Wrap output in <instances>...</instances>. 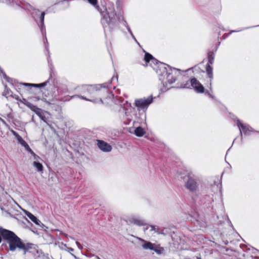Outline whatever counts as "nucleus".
Segmentation results:
<instances>
[{"label":"nucleus","instance_id":"2f4dec72","mask_svg":"<svg viewBox=\"0 0 259 259\" xmlns=\"http://www.w3.org/2000/svg\"><path fill=\"white\" fill-rule=\"evenodd\" d=\"M208 59H214V54L213 52H209L208 53Z\"/></svg>","mask_w":259,"mask_h":259},{"label":"nucleus","instance_id":"dca6fc26","mask_svg":"<svg viewBox=\"0 0 259 259\" xmlns=\"http://www.w3.org/2000/svg\"><path fill=\"white\" fill-rule=\"evenodd\" d=\"M26 215L29 218L30 220H31L36 225L41 226V225H43L41 222L33 214L28 211H25Z\"/></svg>","mask_w":259,"mask_h":259},{"label":"nucleus","instance_id":"423d86ee","mask_svg":"<svg viewBox=\"0 0 259 259\" xmlns=\"http://www.w3.org/2000/svg\"><path fill=\"white\" fill-rule=\"evenodd\" d=\"M182 88L193 89L197 93H203L204 92V88L202 84L195 78H192L187 81L186 83L182 85Z\"/></svg>","mask_w":259,"mask_h":259},{"label":"nucleus","instance_id":"20e7f679","mask_svg":"<svg viewBox=\"0 0 259 259\" xmlns=\"http://www.w3.org/2000/svg\"><path fill=\"white\" fill-rule=\"evenodd\" d=\"M0 234L3 239L9 244V250L14 251L16 248H20L22 247L21 245L22 240L14 232L6 229H2Z\"/></svg>","mask_w":259,"mask_h":259},{"label":"nucleus","instance_id":"c9c22d12","mask_svg":"<svg viewBox=\"0 0 259 259\" xmlns=\"http://www.w3.org/2000/svg\"><path fill=\"white\" fill-rule=\"evenodd\" d=\"M213 60L214 59H208V64H209L210 66L211 65H212V64L213 63Z\"/></svg>","mask_w":259,"mask_h":259},{"label":"nucleus","instance_id":"1a4fd4ad","mask_svg":"<svg viewBox=\"0 0 259 259\" xmlns=\"http://www.w3.org/2000/svg\"><path fill=\"white\" fill-rule=\"evenodd\" d=\"M237 122V125L240 130V134L241 139H242L243 134L245 135H248L251 133H255L256 132L252 127L247 124L242 123L239 119L236 118L234 119Z\"/></svg>","mask_w":259,"mask_h":259},{"label":"nucleus","instance_id":"79ce46f5","mask_svg":"<svg viewBox=\"0 0 259 259\" xmlns=\"http://www.w3.org/2000/svg\"><path fill=\"white\" fill-rule=\"evenodd\" d=\"M65 0H60V1L58 3H60V2H62L63 3ZM56 4H57V3H56Z\"/></svg>","mask_w":259,"mask_h":259},{"label":"nucleus","instance_id":"c85d7f7f","mask_svg":"<svg viewBox=\"0 0 259 259\" xmlns=\"http://www.w3.org/2000/svg\"><path fill=\"white\" fill-rule=\"evenodd\" d=\"M36 115H37L39 117L40 116V115L43 113L42 110L39 108H38L37 110H36L34 112Z\"/></svg>","mask_w":259,"mask_h":259},{"label":"nucleus","instance_id":"473e14b6","mask_svg":"<svg viewBox=\"0 0 259 259\" xmlns=\"http://www.w3.org/2000/svg\"><path fill=\"white\" fill-rule=\"evenodd\" d=\"M41 120H42L45 122H47V118L44 113H42L40 116L39 117Z\"/></svg>","mask_w":259,"mask_h":259},{"label":"nucleus","instance_id":"bb28decb","mask_svg":"<svg viewBox=\"0 0 259 259\" xmlns=\"http://www.w3.org/2000/svg\"><path fill=\"white\" fill-rule=\"evenodd\" d=\"M119 103H120V105L122 106L123 105L124 106L125 104H126V106H130V104H129L127 101H119Z\"/></svg>","mask_w":259,"mask_h":259},{"label":"nucleus","instance_id":"412c9836","mask_svg":"<svg viewBox=\"0 0 259 259\" xmlns=\"http://www.w3.org/2000/svg\"><path fill=\"white\" fill-rule=\"evenodd\" d=\"M123 25L126 28L127 31H128V32L131 34V35L132 36V38L134 39V40L136 42H138V41H137L136 37H135L134 35L133 34V32H132L130 27H129V26L128 25L127 22L125 21H124Z\"/></svg>","mask_w":259,"mask_h":259},{"label":"nucleus","instance_id":"6ab92c4d","mask_svg":"<svg viewBox=\"0 0 259 259\" xmlns=\"http://www.w3.org/2000/svg\"><path fill=\"white\" fill-rule=\"evenodd\" d=\"M32 165L36 168V169L38 172H41L43 170V165L41 163L39 162L33 161V162L32 163Z\"/></svg>","mask_w":259,"mask_h":259},{"label":"nucleus","instance_id":"b1692460","mask_svg":"<svg viewBox=\"0 0 259 259\" xmlns=\"http://www.w3.org/2000/svg\"><path fill=\"white\" fill-rule=\"evenodd\" d=\"M88 2L94 6L98 11L100 10V7L98 5V0H87Z\"/></svg>","mask_w":259,"mask_h":259},{"label":"nucleus","instance_id":"f257e3e1","mask_svg":"<svg viewBox=\"0 0 259 259\" xmlns=\"http://www.w3.org/2000/svg\"><path fill=\"white\" fill-rule=\"evenodd\" d=\"M7 1L13 7L23 9L31 15L32 18L37 23L41 32L45 48L48 53H49V43L47 38L46 28L44 24V18L46 13L34 8L24 0H7Z\"/></svg>","mask_w":259,"mask_h":259},{"label":"nucleus","instance_id":"4468645a","mask_svg":"<svg viewBox=\"0 0 259 259\" xmlns=\"http://www.w3.org/2000/svg\"><path fill=\"white\" fill-rule=\"evenodd\" d=\"M128 222L131 224H134L139 226H144L146 224L144 220H142L138 217H132L129 218L128 219Z\"/></svg>","mask_w":259,"mask_h":259},{"label":"nucleus","instance_id":"4be33fe9","mask_svg":"<svg viewBox=\"0 0 259 259\" xmlns=\"http://www.w3.org/2000/svg\"><path fill=\"white\" fill-rule=\"evenodd\" d=\"M25 105L27 107H28L31 110H32L34 112L38 109V107L36 106L33 105V104L29 102H27L25 103Z\"/></svg>","mask_w":259,"mask_h":259},{"label":"nucleus","instance_id":"cd10ccee","mask_svg":"<svg viewBox=\"0 0 259 259\" xmlns=\"http://www.w3.org/2000/svg\"><path fill=\"white\" fill-rule=\"evenodd\" d=\"M74 249L71 247H67V249H66V251H67L68 252H69L74 258H76V256L71 253V251H73Z\"/></svg>","mask_w":259,"mask_h":259},{"label":"nucleus","instance_id":"49530a36","mask_svg":"<svg viewBox=\"0 0 259 259\" xmlns=\"http://www.w3.org/2000/svg\"><path fill=\"white\" fill-rule=\"evenodd\" d=\"M235 140H236V139H235L233 140V142H234Z\"/></svg>","mask_w":259,"mask_h":259},{"label":"nucleus","instance_id":"6e6552de","mask_svg":"<svg viewBox=\"0 0 259 259\" xmlns=\"http://www.w3.org/2000/svg\"><path fill=\"white\" fill-rule=\"evenodd\" d=\"M139 240L144 243L142 245L143 249L154 251L157 254H161L163 252V248L159 244L152 243L141 238H139Z\"/></svg>","mask_w":259,"mask_h":259},{"label":"nucleus","instance_id":"2eb2a0df","mask_svg":"<svg viewBox=\"0 0 259 259\" xmlns=\"http://www.w3.org/2000/svg\"><path fill=\"white\" fill-rule=\"evenodd\" d=\"M144 60L147 63H150V65L152 64H157L158 63L160 64L161 62H159L158 60L155 59L150 54L148 53H146L145 54ZM160 64H159L160 65Z\"/></svg>","mask_w":259,"mask_h":259},{"label":"nucleus","instance_id":"4c0bfd02","mask_svg":"<svg viewBox=\"0 0 259 259\" xmlns=\"http://www.w3.org/2000/svg\"><path fill=\"white\" fill-rule=\"evenodd\" d=\"M244 29H241V30H232V31L230 32V33H229V34H230V33H232V32H239V31H241V30H244Z\"/></svg>","mask_w":259,"mask_h":259},{"label":"nucleus","instance_id":"393cba45","mask_svg":"<svg viewBox=\"0 0 259 259\" xmlns=\"http://www.w3.org/2000/svg\"><path fill=\"white\" fill-rule=\"evenodd\" d=\"M0 71L2 73V74H3V77L5 79H7V80L8 81V82L11 83H12V81H13V79L12 78H11L10 77H9L7 76L6 74L5 73V72L3 71V70L1 68V67H0Z\"/></svg>","mask_w":259,"mask_h":259},{"label":"nucleus","instance_id":"7c9ffc66","mask_svg":"<svg viewBox=\"0 0 259 259\" xmlns=\"http://www.w3.org/2000/svg\"><path fill=\"white\" fill-rule=\"evenodd\" d=\"M125 116H126L127 120H131V119H132L131 116L130 115V114L127 112V109H125Z\"/></svg>","mask_w":259,"mask_h":259},{"label":"nucleus","instance_id":"f8f14e48","mask_svg":"<svg viewBox=\"0 0 259 259\" xmlns=\"http://www.w3.org/2000/svg\"><path fill=\"white\" fill-rule=\"evenodd\" d=\"M21 245L22 247H20L19 249L22 250L24 251V254H25L26 252H31L36 250V245L33 243H24L22 241Z\"/></svg>","mask_w":259,"mask_h":259},{"label":"nucleus","instance_id":"ea45409f","mask_svg":"<svg viewBox=\"0 0 259 259\" xmlns=\"http://www.w3.org/2000/svg\"><path fill=\"white\" fill-rule=\"evenodd\" d=\"M148 227H144L143 228V230H144V232H146L148 230Z\"/></svg>","mask_w":259,"mask_h":259},{"label":"nucleus","instance_id":"aec40b11","mask_svg":"<svg viewBox=\"0 0 259 259\" xmlns=\"http://www.w3.org/2000/svg\"><path fill=\"white\" fill-rule=\"evenodd\" d=\"M145 133L144 129L139 126L135 129L134 133L138 137H142L144 135Z\"/></svg>","mask_w":259,"mask_h":259},{"label":"nucleus","instance_id":"c03bdc74","mask_svg":"<svg viewBox=\"0 0 259 259\" xmlns=\"http://www.w3.org/2000/svg\"><path fill=\"white\" fill-rule=\"evenodd\" d=\"M96 258L97 259H100V258L99 256H96Z\"/></svg>","mask_w":259,"mask_h":259},{"label":"nucleus","instance_id":"f03ea898","mask_svg":"<svg viewBox=\"0 0 259 259\" xmlns=\"http://www.w3.org/2000/svg\"><path fill=\"white\" fill-rule=\"evenodd\" d=\"M111 83V82H109L94 85H82L78 88V91L81 94L88 95L90 98L83 96H77L95 104H103L102 98L108 94V89Z\"/></svg>","mask_w":259,"mask_h":259},{"label":"nucleus","instance_id":"de8ad7c7","mask_svg":"<svg viewBox=\"0 0 259 259\" xmlns=\"http://www.w3.org/2000/svg\"><path fill=\"white\" fill-rule=\"evenodd\" d=\"M257 26H259V25H257Z\"/></svg>","mask_w":259,"mask_h":259},{"label":"nucleus","instance_id":"f704fd0d","mask_svg":"<svg viewBox=\"0 0 259 259\" xmlns=\"http://www.w3.org/2000/svg\"><path fill=\"white\" fill-rule=\"evenodd\" d=\"M207 94L208 95V96L210 97V98H211L212 99L215 100V97L214 96H213L212 94H211L210 93L207 92Z\"/></svg>","mask_w":259,"mask_h":259},{"label":"nucleus","instance_id":"f3484780","mask_svg":"<svg viewBox=\"0 0 259 259\" xmlns=\"http://www.w3.org/2000/svg\"><path fill=\"white\" fill-rule=\"evenodd\" d=\"M13 134L15 136L18 142L23 147L26 149V148H28L29 145L28 144L25 142V141L16 132L13 131Z\"/></svg>","mask_w":259,"mask_h":259},{"label":"nucleus","instance_id":"72a5a7b5","mask_svg":"<svg viewBox=\"0 0 259 259\" xmlns=\"http://www.w3.org/2000/svg\"><path fill=\"white\" fill-rule=\"evenodd\" d=\"M150 227L151 228L150 229L151 231H154L156 232V230H158L156 228L155 226H154L151 225L150 226Z\"/></svg>","mask_w":259,"mask_h":259},{"label":"nucleus","instance_id":"58836bf2","mask_svg":"<svg viewBox=\"0 0 259 259\" xmlns=\"http://www.w3.org/2000/svg\"><path fill=\"white\" fill-rule=\"evenodd\" d=\"M156 232L158 234H164V233L162 232L159 231L158 230H156Z\"/></svg>","mask_w":259,"mask_h":259},{"label":"nucleus","instance_id":"a18cd8bd","mask_svg":"<svg viewBox=\"0 0 259 259\" xmlns=\"http://www.w3.org/2000/svg\"><path fill=\"white\" fill-rule=\"evenodd\" d=\"M256 132V133H259V131H256V132Z\"/></svg>","mask_w":259,"mask_h":259},{"label":"nucleus","instance_id":"9d476101","mask_svg":"<svg viewBox=\"0 0 259 259\" xmlns=\"http://www.w3.org/2000/svg\"><path fill=\"white\" fill-rule=\"evenodd\" d=\"M107 23L110 25L114 24L116 22V15L113 5L108 6L106 9V15L104 16Z\"/></svg>","mask_w":259,"mask_h":259},{"label":"nucleus","instance_id":"e433bc0d","mask_svg":"<svg viewBox=\"0 0 259 259\" xmlns=\"http://www.w3.org/2000/svg\"><path fill=\"white\" fill-rule=\"evenodd\" d=\"M77 246H78V247L80 249H81L82 248V247L81 246V244L77 241H76L75 242Z\"/></svg>","mask_w":259,"mask_h":259},{"label":"nucleus","instance_id":"39448f33","mask_svg":"<svg viewBox=\"0 0 259 259\" xmlns=\"http://www.w3.org/2000/svg\"><path fill=\"white\" fill-rule=\"evenodd\" d=\"M185 187L191 193H195L198 190V178L192 172L188 174L183 178Z\"/></svg>","mask_w":259,"mask_h":259},{"label":"nucleus","instance_id":"ddd939ff","mask_svg":"<svg viewBox=\"0 0 259 259\" xmlns=\"http://www.w3.org/2000/svg\"><path fill=\"white\" fill-rule=\"evenodd\" d=\"M97 141L98 147L102 151L105 152H109L111 151L112 147L107 143L100 140H97Z\"/></svg>","mask_w":259,"mask_h":259},{"label":"nucleus","instance_id":"5701e85b","mask_svg":"<svg viewBox=\"0 0 259 259\" xmlns=\"http://www.w3.org/2000/svg\"><path fill=\"white\" fill-rule=\"evenodd\" d=\"M11 93H12V91H11V90L10 89H9L7 87V86L6 85L5 87L4 92L3 93V95L7 98L8 96H12Z\"/></svg>","mask_w":259,"mask_h":259},{"label":"nucleus","instance_id":"a19ab883","mask_svg":"<svg viewBox=\"0 0 259 259\" xmlns=\"http://www.w3.org/2000/svg\"><path fill=\"white\" fill-rule=\"evenodd\" d=\"M2 239H3V237L2 236V235L0 234V243L2 242Z\"/></svg>","mask_w":259,"mask_h":259},{"label":"nucleus","instance_id":"7ed1b4c3","mask_svg":"<svg viewBox=\"0 0 259 259\" xmlns=\"http://www.w3.org/2000/svg\"><path fill=\"white\" fill-rule=\"evenodd\" d=\"M156 71L163 85H166L167 83H173L181 74V70L171 68L170 66L164 63H160L158 68L156 69Z\"/></svg>","mask_w":259,"mask_h":259},{"label":"nucleus","instance_id":"a211bd4d","mask_svg":"<svg viewBox=\"0 0 259 259\" xmlns=\"http://www.w3.org/2000/svg\"><path fill=\"white\" fill-rule=\"evenodd\" d=\"M206 72L208 77L210 79V80H212L213 78L212 67L209 64H207L206 65Z\"/></svg>","mask_w":259,"mask_h":259},{"label":"nucleus","instance_id":"c756f323","mask_svg":"<svg viewBox=\"0 0 259 259\" xmlns=\"http://www.w3.org/2000/svg\"><path fill=\"white\" fill-rule=\"evenodd\" d=\"M36 115H37L39 117L40 116V115L43 113L42 110L39 108H38L37 110H36L34 112Z\"/></svg>","mask_w":259,"mask_h":259},{"label":"nucleus","instance_id":"9b49d317","mask_svg":"<svg viewBox=\"0 0 259 259\" xmlns=\"http://www.w3.org/2000/svg\"><path fill=\"white\" fill-rule=\"evenodd\" d=\"M48 64L49 65L50 68V77L49 79L46 80V81L35 84V83H21L20 84L25 87H34V88H41L43 87H46L48 83H49L50 79L52 78V72H53V68H52V61L50 58H48Z\"/></svg>","mask_w":259,"mask_h":259},{"label":"nucleus","instance_id":"37998d69","mask_svg":"<svg viewBox=\"0 0 259 259\" xmlns=\"http://www.w3.org/2000/svg\"><path fill=\"white\" fill-rule=\"evenodd\" d=\"M65 100H66V101H67V100H70V98L68 99L67 96H66Z\"/></svg>","mask_w":259,"mask_h":259},{"label":"nucleus","instance_id":"a878e982","mask_svg":"<svg viewBox=\"0 0 259 259\" xmlns=\"http://www.w3.org/2000/svg\"><path fill=\"white\" fill-rule=\"evenodd\" d=\"M26 151L29 152L32 155L34 156L35 157L36 156V155L34 153V152L32 150V149L28 146V148L25 149Z\"/></svg>","mask_w":259,"mask_h":259},{"label":"nucleus","instance_id":"0eeeda50","mask_svg":"<svg viewBox=\"0 0 259 259\" xmlns=\"http://www.w3.org/2000/svg\"><path fill=\"white\" fill-rule=\"evenodd\" d=\"M153 98L150 96L148 98L138 99L135 101V105L138 111H145L147 109L150 104L152 102Z\"/></svg>","mask_w":259,"mask_h":259}]
</instances>
